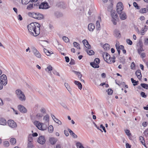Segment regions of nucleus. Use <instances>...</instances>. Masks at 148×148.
I'll return each instance as SVG.
<instances>
[{"label":"nucleus","mask_w":148,"mask_h":148,"mask_svg":"<svg viewBox=\"0 0 148 148\" xmlns=\"http://www.w3.org/2000/svg\"><path fill=\"white\" fill-rule=\"evenodd\" d=\"M113 4H110L108 8V11L109 12H111V13L112 12L114 11V10H113Z\"/></svg>","instance_id":"28"},{"label":"nucleus","mask_w":148,"mask_h":148,"mask_svg":"<svg viewBox=\"0 0 148 148\" xmlns=\"http://www.w3.org/2000/svg\"><path fill=\"white\" fill-rule=\"evenodd\" d=\"M32 51L34 55L37 58H40L41 57V55L39 52L35 48L32 49Z\"/></svg>","instance_id":"12"},{"label":"nucleus","mask_w":148,"mask_h":148,"mask_svg":"<svg viewBox=\"0 0 148 148\" xmlns=\"http://www.w3.org/2000/svg\"><path fill=\"white\" fill-rule=\"evenodd\" d=\"M133 5L134 7L136 8L137 9H139L140 7L138 6L137 3L135 2L133 3Z\"/></svg>","instance_id":"46"},{"label":"nucleus","mask_w":148,"mask_h":148,"mask_svg":"<svg viewBox=\"0 0 148 148\" xmlns=\"http://www.w3.org/2000/svg\"><path fill=\"white\" fill-rule=\"evenodd\" d=\"M95 25L94 24L90 23L88 25V29L91 32H92L93 31L94 29H95Z\"/></svg>","instance_id":"17"},{"label":"nucleus","mask_w":148,"mask_h":148,"mask_svg":"<svg viewBox=\"0 0 148 148\" xmlns=\"http://www.w3.org/2000/svg\"><path fill=\"white\" fill-rule=\"evenodd\" d=\"M34 124L39 130H46L47 128V127L46 125L42 123H40L38 121L35 122Z\"/></svg>","instance_id":"3"},{"label":"nucleus","mask_w":148,"mask_h":148,"mask_svg":"<svg viewBox=\"0 0 148 148\" xmlns=\"http://www.w3.org/2000/svg\"><path fill=\"white\" fill-rule=\"evenodd\" d=\"M18 19L20 21H22L23 20V18L20 14H19L18 16Z\"/></svg>","instance_id":"63"},{"label":"nucleus","mask_w":148,"mask_h":148,"mask_svg":"<svg viewBox=\"0 0 148 148\" xmlns=\"http://www.w3.org/2000/svg\"><path fill=\"white\" fill-rule=\"evenodd\" d=\"M69 64L71 65L74 64H75L74 60L73 59H71Z\"/></svg>","instance_id":"62"},{"label":"nucleus","mask_w":148,"mask_h":148,"mask_svg":"<svg viewBox=\"0 0 148 148\" xmlns=\"http://www.w3.org/2000/svg\"><path fill=\"white\" fill-rule=\"evenodd\" d=\"M100 60L98 58H95L94 62H91L90 65L91 66L94 68H98L99 67V66L98 64L99 63Z\"/></svg>","instance_id":"4"},{"label":"nucleus","mask_w":148,"mask_h":148,"mask_svg":"<svg viewBox=\"0 0 148 148\" xmlns=\"http://www.w3.org/2000/svg\"><path fill=\"white\" fill-rule=\"evenodd\" d=\"M82 42L85 46V45H86L87 44H88V43L87 40L86 39L82 41Z\"/></svg>","instance_id":"57"},{"label":"nucleus","mask_w":148,"mask_h":148,"mask_svg":"<svg viewBox=\"0 0 148 148\" xmlns=\"http://www.w3.org/2000/svg\"><path fill=\"white\" fill-rule=\"evenodd\" d=\"M139 140L140 141L142 144L145 146V143L143 138L140 136L139 137Z\"/></svg>","instance_id":"36"},{"label":"nucleus","mask_w":148,"mask_h":148,"mask_svg":"<svg viewBox=\"0 0 148 148\" xmlns=\"http://www.w3.org/2000/svg\"><path fill=\"white\" fill-rule=\"evenodd\" d=\"M55 16L58 18L62 17L63 16V14L59 12L56 11L55 12Z\"/></svg>","instance_id":"19"},{"label":"nucleus","mask_w":148,"mask_h":148,"mask_svg":"<svg viewBox=\"0 0 148 148\" xmlns=\"http://www.w3.org/2000/svg\"><path fill=\"white\" fill-rule=\"evenodd\" d=\"M16 93L17 97L20 101H23L25 100V97L23 92L20 90H16Z\"/></svg>","instance_id":"2"},{"label":"nucleus","mask_w":148,"mask_h":148,"mask_svg":"<svg viewBox=\"0 0 148 148\" xmlns=\"http://www.w3.org/2000/svg\"><path fill=\"white\" fill-rule=\"evenodd\" d=\"M126 42L128 44L130 45H131L132 44V41L130 39H127Z\"/></svg>","instance_id":"50"},{"label":"nucleus","mask_w":148,"mask_h":148,"mask_svg":"<svg viewBox=\"0 0 148 148\" xmlns=\"http://www.w3.org/2000/svg\"><path fill=\"white\" fill-rule=\"evenodd\" d=\"M118 14H120L119 17L121 19L125 20L127 18V16L125 12H121Z\"/></svg>","instance_id":"13"},{"label":"nucleus","mask_w":148,"mask_h":148,"mask_svg":"<svg viewBox=\"0 0 148 148\" xmlns=\"http://www.w3.org/2000/svg\"><path fill=\"white\" fill-rule=\"evenodd\" d=\"M10 142L11 145H14L16 143V140L15 138H12L10 140Z\"/></svg>","instance_id":"29"},{"label":"nucleus","mask_w":148,"mask_h":148,"mask_svg":"<svg viewBox=\"0 0 148 148\" xmlns=\"http://www.w3.org/2000/svg\"><path fill=\"white\" fill-rule=\"evenodd\" d=\"M116 19L112 18V22L114 25H116Z\"/></svg>","instance_id":"59"},{"label":"nucleus","mask_w":148,"mask_h":148,"mask_svg":"<svg viewBox=\"0 0 148 148\" xmlns=\"http://www.w3.org/2000/svg\"><path fill=\"white\" fill-rule=\"evenodd\" d=\"M140 95L141 96L144 98H146L147 97V96L143 92H141L140 93Z\"/></svg>","instance_id":"56"},{"label":"nucleus","mask_w":148,"mask_h":148,"mask_svg":"<svg viewBox=\"0 0 148 148\" xmlns=\"http://www.w3.org/2000/svg\"><path fill=\"white\" fill-rule=\"evenodd\" d=\"M49 140L51 144L54 145L56 143L57 139L54 138H51L49 139Z\"/></svg>","instance_id":"21"},{"label":"nucleus","mask_w":148,"mask_h":148,"mask_svg":"<svg viewBox=\"0 0 148 148\" xmlns=\"http://www.w3.org/2000/svg\"><path fill=\"white\" fill-rule=\"evenodd\" d=\"M73 45L75 47H76L77 49H80L79 44L77 43V42H74L73 43Z\"/></svg>","instance_id":"32"},{"label":"nucleus","mask_w":148,"mask_h":148,"mask_svg":"<svg viewBox=\"0 0 148 148\" xmlns=\"http://www.w3.org/2000/svg\"><path fill=\"white\" fill-rule=\"evenodd\" d=\"M7 124L6 120L3 118H0V125H4Z\"/></svg>","instance_id":"20"},{"label":"nucleus","mask_w":148,"mask_h":148,"mask_svg":"<svg viewBox=\"0 0 148 148\" xmlns=\"http://www.w3.org/2000/svg\"><path fill=\"white\" fill-rule=\"evenodd\" d=\"M113 93V90L111 89H108V95H111Z\"/></svg>","instance_id":"51"},{"label":"nucleus","mask_w":148,"mask_h":148,"mask_svg":"<svg viewBox=\"0 0 148 148\" xmlns=\"http://www.w3.org/2000/svg\"><path fill=\"white\" fill-rule=\"evenodd\" d=\"M3 146L5 147H8L10 145L9 142L6 140L3 141Z\"/></svg>","instance_id":"30"},{"label":"nucleus","mask_w":148,"mask_h":148,"mask_svg":"<svg viewBox=\"0 0 148 148\" xmlns=\"http://www.w3.org/2000/svg\"><path fill=\"white\" fill-rule=\"evenodd\" d=\"M53 128L51 125H50L48 128V131L49 132L52 133L53 131Z\"/></svg>","instance_id":"40"},{"label":"nucleus","mask_w":148,"mask_h":148,"mask_svg":"<svg viewBox=\"0 0 148 148\" xmlns=\"http://www.w3.org/2000/svg\"><path fill=\"white\" fill-rule=\"evenodd\" d=\"M115 46L116 47V48H118L119 49H124V47L123 45H121L119 47H117V44H116L115 45Z\"/></svg>","instance_id":"44"},{"label":"nucleus","mask_w":148,"mask_h":148,"mask_svg":"<svg viewBox=\"0 0 148 148\" xmlns=\"http://www.w3.org/2000/svg\"><path fill=\"white\" fill-rule=\"evenodd\" d=\"M64 86H65V87L68 90V88H69L70 87V86H69V84L68 83H65L64 84Z\"/></svg>","instance_id":"64"},{"label":"nucleus","mask_w":148,"mask_h":148,"mask_svg":"<svg viewBox=\"0 0 148 148\" xmlns=\"http://www.w3.org/2000/svg\"><path fill=\"white\" fill-rule=\"evenodd\" d=\"M116 11L118 13H120V12H122L123 9L122 3L120 2L117 3L116 5Z\"/></svg>","instance_id":"7"},{"label":"nucleus","mask_w":148,"mask_h":148,"mask_svg":"<svg viewBox=\"0 0 148 148\" xmlns=\"http://www.w3.org/2000/svg\"><path fill=\"white\" fill-rule=\"evenodd\" d=\"M146 32L145 30L143 29V28H142L141 30L140 31V34L141 35H143L145 34V32Z\"/></svg>","instance_id":"54"},{"label":"nucleus","mask_w":148,"mask_h":148,"mask_svg":"<svg viewBox=\"0 0 148 148\" xmlns=\"http://www.w3.org/2000/svg\"><path fill=\"white\" fill-rule=\"evenodd\" d=\"M68 131L69 132L70 134L75 138H77V136L70 129H68Z\"/></svg>","instance_id":"24"},{"label":"nucleus","mask_w":148,"mask_h":148,"mask_svg":"<svg viewBox=\"0 0 148 148\" xmlns=\"http://www.w3.org/2000/svg\"><path fill=\"white\" fill-rule=\"evenodd\" d=\"M62 39L65 42H68L69 40L68 37L66 36H63L62 38Z\"/></svg>","instance_id":"47"},{"label":"nucleus","mask_w":148,"mask_h":148,"mask_svg":"<svg viewBox=\"0 0 148 148\" xmlns=\"http://www.w3.org/2000/svg\"><path fill=\"white\" fill-rule=\"evenodd\" d=\"M8 124L11 127L13 128H16L17 127V124L13 120H9L8 121Z\"/></svg>","instance_id":"8"},{"label":"nucleus","mask_w":148,"mask_h":148,"mask_svg":"<svg viewBox=\"0 0 148 148\" xmlns=\"http://www.w3.org/2000/svg\"><path fill=\"white\" fill-rule=\"evenodd\" d=\"M0 80L4 86L6 85L7 83V77L5 75L3 74L0 76Z\"/></svg>","instance_id":"6"},{"label":"nucleus","mask_w":148,"mask_h":148,"mask_svg":"<svg viewBox=\"0 0 148 148\" xmlns=\"http://www.w3.org/2000/svg\"><path fill=\"white\" fill-rule=\"evenodd\" d=\"M37 12H32L28 13V15L29 16L36 19H37Z\"/></svg>","instance_id":"15"},{"label":"nucleus","mask_w":148,"mask_h":148,"mask_svg":"<svg viewBox=\"0 0 148 148\" xmlns=\"http://www.w3.org/2000/svg\"><path fill=\"white\" fill-rule=\"evenodd\" d=\"M45 140L44 137L42 136L39 137L38 139V142L40 144L42 145L44 144L45 142Z\"/></svg>","instance_id":"11"},{"label":"nucleus","mask_w":148,"mask_h":148,"mask_svg":"<svg viewBox=\"0 0 148 148\" xmlns=\"http://www.w3.org/2000/svg\"><path fill=\"white\" fill-rule=\"evenodd\" d=\"M37 19L41 20L43 19V15L42 14L37 12Z\"/></svg>","instance_id":"26"},{"label":"nucleus","mask_w":148,"mask_h":148,"mask_svg":"<svg viewBox=\"0 0 148 148\" xmlns=\"http://www.w3.org/2000/svg\"><path fill=\"white\" fill-rule=\"evenodd\" d=\"M77 148H84L82 144L79 142H77L76 143Z\"/></svg>","instance_id":"42"},{"label":"nucleus","mask_w":148,"mask_h":148,"mask_svg":"<svg viewBox=\"0 0 148 148\" xmlns=\"http://www.w3.org/2000/svg\"><path fill=\"white\" fill-rule=\"evenodd\" d=\"M103 47L104 49L106 51L110 49L109 45L107 43L104 44L103 45Z\"/></svg>","instance_id":"27"},{"label":"nucleus","mask_w":148,"mask_h":148,"mask_svg":"<svg viewBox=\"0 0 148 148\" xmlns=\"http://www.w3.org/2000/svg\"><path fill=\"white\" fill-rule=\"evenodd\" d=\"M30 1L31 2V0H22L21 1L23 5H26Z\"/></svg>","instance_id":"37"},{"label":"nucleus","mask_w":148,"mask_h":148,"mask_svg":"<svg viewBox=\"0 0 148 148\" xmlns=\"http://www.w3.org/2000/svg\"><path fill=\"white\" fill-rule=\"evenodd\" d=\"M33 147V145L32 142H28L27 143V148H32Z\"/></svg>","instance_id":"39"},{"label":"nucleus","mask_w":148,"mask_h":148,"mask_svg":"<svg viewBox=\"0 0 148 148\" xmlns=\"http://www.w3.org/2000/svg\"><path fill=\"white\" fill-rule=\"evenodd\" d=\"M111 15L112 18L117 19L118 16L115 11L112 12L111 13Z\"/></svg>","instance_id":"18"},{"label":"nucleus","mask_w":148,"mask_h":148,"mask_svg":"<svg viewBox=\"0 0 148 148\" xmlns=\"http://www.w3.org/2000/svg\"><path fill=\"white\" fill-rule=\"evenodd\" d=\"M53 72L54 74L56 75H58L59 76H60V75L59 74V73L58 72H57L56 71H53Z\"/></svg>","instance_id":"61"},{"label":"nucleus","mask_w":148,"mask_h":148,"mask_svg":"<svg viewBox=\"0 0 148 148\" xmlns=\"http://www.w3.org/2000/svg\"><path fill=\"white\" fill-rule=\"evenodd\" d=\"M96 28L98 30L99 29L100 27V26L99 24V21H97L96 22Z\"/></svg>","instance_id":"38"},{"label":"nucleus","mask_w":148,"mask_h":148,"mask_svg":"<svg viewBox=\"0 0 148 148\" xmlns=\"http://www.w3.org/2000/svg\"><path fill=\"white\" fill-rule=\"evenodd\" d=\"M27 29L29 34L34 36H38L40 32V25L38 23H32L27 25Z\"/></svg>","instance_id":"1"},{"label":"nucleus","mask_w":148,"mask_h":148,"mask_svg":"<svg viewBox=\"0 0 148 148\" xmlns=\"http://www.w3.org/2000/svg\"><path fill=\"white\" fill-rule=\"evenodd\" d=\"M33 137L31 134L29 135L28 138V142H33Z\"/></svg>","instance_id":"41"},{"label":"nucleus","mask_w":148,"mask_h":148,"mask_svg":"<svg viewBox=\"0 0 148 148\" xmlns=\"http://www.w3.org/2000/svg\"><path fill=\"white\" fill-rule=\"evenodd\" d=\"M146 8H143L141 9L139 11L140 13H143L146 12Z\"/></svg>","instance_id":"45"},{"label":"nucleus","mask_w":148,"mask_h":148,"mask_svg":"<svg viewBox=\"0 0 148 148\" xmlns=\"http://www.w3.org/2000/svg\"><path fill=\"white\" fill-rule=\"evenodd\" d=\"M33 8V4H31L28 5L27 9L28 10H31Z\"/></svg>","instance_id":"49"},{"label":"nucleus","mask_w":148,"mask_h":148,"mask_svg":"<svg viewBox=\"0 0 148 148\" xmlns=\"http://www.w3.org/2000/svg\"><path fill=\"white\" fill-rule=\"evenodd\" d=\"M44 52L48 56H50V55H51V54H53V52H52V53H51L45 49H44Z\"/></svg>","instance_id":"33"},{"label":"nucleus","mask_w":148,"mask_h":148,"mask_svg":"<svg viewBox=\"0 0 148 148\" xmlns=\"http://www.w3.org/2000/svg\"><path fill=\"white\" fill-rule=\"evenodd\" d=\"M139 43L140 44V48L138 49V53L140 54L141 52L142 51H143L144 50L142 47V42L140 41Z\"/></svg>","instance_id":"22"},{"label":"nucleus","mask_w":148,"mask_h":148,"mask_svg":"<svg viewBox=\"0 0 148 148\" xmlns=\"http://www.w3.org/2000/svg\"><path fill=\"white\" fill-rule=\"evenodd\" d=\"M54 120L56 123H58V124L59 125L62 124V122L61 121L59 120L58 119L55 118V119Z\"/></svg>","instance_id":"48"},{"label":"nucleus","mask_w":148,"mask_h":148,"mask_svg":"<svg viewBox=\"0 0 148 148\" xmlns=\"http://www.w3.org/2000/svg\"><path fill=\"white\" fill-rule=\"evenodd\" d=\"M18 108L19 111L22 113H25L27 112L26 109L23 106L21 105H19L18 106Z\"/></svg>","instance_id":"10"},{"label":"nucleus","mask_w":148,"mask_h":148,"mask_svg":"<svg viewBox=\"0 0 148 148\" xmlns=\"http://www.w3.org/2000/svg\"><path fill=\"white\" fill-rule=\"evenodd\" d=\"M48 3L47 2H43L39 5V8L46 9L49 8Z\"/></svg>","instance_id":"9"},{"label":"nucleus","mask_w":148,"mask_h":148,"mask_svg":"<svg viewBox=\"0 0 148 148\" xmlns=\"http://www.w3.org/2000/svg\"><path fill=\"white\" fill-rule=\"evenodd\" d=\"M49 116L48 114H47L46 115L44 116L43 120L45 121L46 123L48 122L49 121Z\"/></svg>","instance_id":"31"},{"label":"nucleus","mask_w":148,"mask_h":148,"mask_svg":"<svg viewBox=\"0 0 148 148\" xmlns=\"http://www.w3.org/2000/svg\"><path fill=\"white\" fill-rule=\"evenodd\" d=\"M125 132L126 134L128 136H130L131 135V134L130 133V130H125Z\"/></svg>","instance_id":"52"},{"label":"nucleus","mask_w":148,"mask_h":148,"mask_svg":"<svg viewBox=\"0 0 148 148\" xmlns=\"http://www.w3.org/2000/svg\"><path fill=\"white\" fill-rule=\"evenodd\" d=\"M144 134L146 136L148 135V128L145 130Z\"/></svg>","instance_id":"58"},{"label":"nucleus","mask_w":148,"mask_h":148,"mask_svg":"<svg viewBox=\"0 0 148 148\" xmlns=\"http://www.w3.org/2000/svg\"><path fill=\"white\" fill-rule=\"evenodd\" d=\"M74 83L77 85L78 87V88L81 90L82 89V84L78 81H75L74 82Z\"/></svg>","instance_id":"23"},{"label":"nucleus","mask_w":148,"mask_h":148,"mask_svg":"<svg viewBox=\"0 0 148 148\" xmlns=\"http://www.w3.org/2000/svg\"><path fill=\"white\" fill-rule=\"evenodd\" d=\"M106 56H107V58L104 56L103 57V59L104 60L108 63L109 64H110L112 62L114 63L115 62V60H113L112 61V58L111 57L110 55L108 53H106Z\"/></svg>","instance_id":"5"},{"label":"nucleus","mask_w":148,"mask_h":148,"mask_svg":"<svg viewBox=\"0 0 148 148\" xmlns=\"http://www.w3.org/2000/svg\"><path fill=\"white\" fill-rule=\"evenodd\" d=\"M52 70V67L51 65L49 66L45 69V71L50 74L51 73V71Z\"/></svg>","instance_id":"25"},{"label":"nucleus","mask_w":148,"mask_h":148,"mask_svg":"<svg viewBox=\"0 0 148 148\" xmlns=\"http://www.w3.org/2000/svg\"><path fill=\"white\" fill-rule=\"evenodd\" d=\"M40 111L41 113L44 114L46 112V111L45 109L43 108H42L40 110Z\"/></svg>","instance_id":"55"},{"label":"nucleus","mask_w":148,"mask_h":148,"mask_svg":"<svg viewBox=\"0 0 148 148\" xmlns=\"http://www.w3.org/2000/svg\"><path fill=\"white\" fill-rule=\"evenodd\" d=\"M131 81L132 83L133 84V85L134 86L137 85L138 83V81H136L134 80L133 78H131Z\"/></svg>","instance_id":"35"},{"label":"nucleus","mask_w":148,"mask_h":148,"mask_svg":"<svg viewBox=\"0 0 148 148\" xmlns=\"http://www.w3.org/2000/svg\"><path fill=\"white\" fill-rule=\"evenodd\" d=\"M135 73L139 79H141L142 76L140 70H137Z\"/></svg>","instance_id":"16"},{"label":"nucleus","mask_w":148,"mask_h":148,"mask_svg":"<svg viewBox=\"0 0 148 148\" xmlns=\"http://www.w3.org/2000/svg\"><path fill=\"white\" fill-rule=\"evenodd\" d=\"M140 86L143 88L146 89H148V84L145 83H142L140 84Z\"/></svg>","instance_id":"34"},{"label":"nucleus","mask_w":148,"mask_h":148,"mask_svg":"<svg viewBox=\"0 0 148 148\" xmlns=\"http://www.w3.org/2000/svg\"><path fill=\"white\" fill-rule=\"evenodd\" d=\"M114 35L116 38H120L121 36L120 32L118 30L116 29L114 30Z\"/></svg>","instance_id":"14"},{"label":"nucleus","mask_w":148,"mask_h":148,"mask_svg":"<svg viewBox=\"0 0 148 148\" xmlns=\"http://www.w3.org/2000/svg\"><path fill=\"white\" fill-rule=\"evenodd\" d=\"M87 53L90 55H93L94 54V51L90 50H87Z\"/></svg>","instance_id":"43"},{"label":"nucleus","mask_w":148,"mask_h":148,"mask_svg":"<svg viewBox=\"0 0 148 148\" xmlns=\"http://www.w3.org/2000/svg\"><path fill=\"white\" fill-rule=\"evenodd\" d=\"M144 43L145 45H148V38L145 39Z\"/></svg>","instance_id":"53"},{"label":"nucleus","mask_w":148,"mask_h":148,"mask_svg":"<svg viewBox=\"0 0 148 148\" xmlns=\"http://www.w3.org/2000/svg\"><path fill=\"white\" fill-rule=\"evenodd\" d=\"M100 128H102L103 130L105 132H106V130L105 129V127L103 126L102 124H101L100 125Z\"/></svg>","instance_id":"60"}]
</instances>
